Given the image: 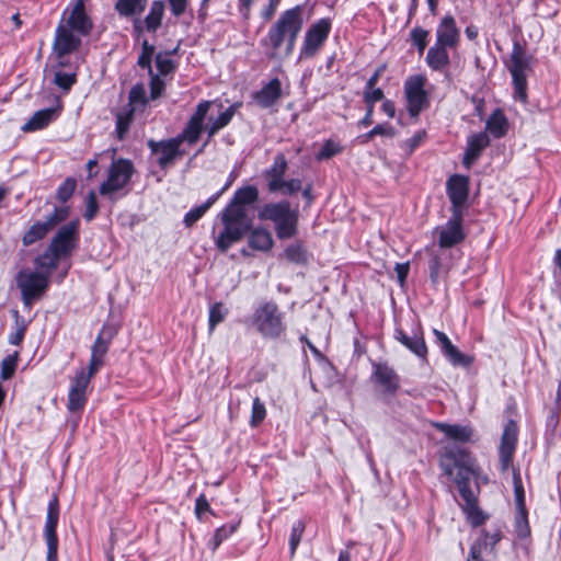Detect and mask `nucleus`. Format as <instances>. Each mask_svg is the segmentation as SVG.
Wrapping results in <instances>:
<instances>
[{"instance_id":"nucleus-1","label":"nucleus","mask_w":561,"mask_h":561,"mask_svg":"<svg viewBox=\"0 0 561 561\" xmlns=\"http://www.w3.org/2000/svg\"><path fill=\"white\" fill-rule=\"evenodd\" d=\"M259 196L260 192L255 185H243L234 191L229 204L219 215L224 230L215 239V244L220 252H227L248 233L252 219L247 207L255 204Z\"/></svg>"},{"instance_id":"nucleus-2","label":"nucleus","mask_w":561,"mask_h":561,"mask_svg":"<svg viewBox=\"0 0 561 561\" xmlns=\"http://www.w3.org/2000/svg\"><path fill=\"white\" fill-rule=\"evenodd\" d=\"M302 8L296 5L280 13L277 21L261 39L263 47L270 48L266 56L271 59L288 58L295 49L299 33L302 30Z\"/></svg>"},{"instance_id":"nucleus-3","label":"nucleus","mask_w":561,"mask_h":561,"mask_svg":"<svg viewBox=\"0 0 561 561\" xmlns=\"http://www.w3.org/2000/svg\"><path fill=\"white\" fill-rule=\"evenodd\" d=\"M256 333L266 340H280L287 331L285 313L274 300H262L254 308L250 318Z\"/></svg>"},{"instance_id":"nucleus-4","label":"nucleus","mask_w":561,"mask_h":561,"mask_svg":"<svg viewBox=\"0 0 561 561\" xmlns=\"http://www.w3.org/2000/svg\"><path fill=\"white\" fill-rule=\"evenodd\" d=\"M257 218L272 221L279 240L294 238L298 233L299 211L291 208L286 199L264 204L257 211Z\"/></svg>"},{"instance_id":"nucleus-5","label":"nucleus","mask_w":561,"mask_h":561,"mask_svg":"<svg viewBox=\"0 0 561 561\" xmlns=\"http://www.w3.org/2000/svg\"><path fill=\"white\" fill-rule=\"evenodd\" d=\"M444 473L459 485L470 484L471 477L476 473L473 460L468 450L457 448L447 450L440 460Z\"/></svg>"},{"instance_id":"nucleus-6","label":"nucleus","mask_w":561,"mask_h":561,"mask_svg":"<svg viewBox=\"0 0 561 561\" xmlns=\"http://www.w3.org/2000/svg\"><path fill=\"white\" fill-rule=\"evenodd\" d=\"M507 68L512 76L514 99L524 104L527 103V70H529V57L519 43L515 42Z\"/></svg>"},{"instance_id":"nucleus-7","label":"nucleus","mask_w":561,"mask_h":561,"mask_svg":"<svg viewBox=\"0 0 561 561\" xmlns=\"http://www.w3.org/2000/svg\"><path fill=\"white\" fill-rule=\"evenodd\" d=\"M16 285L21 290L24 306L30 309L33 302L47 290L49 274L21 271L16 276Z\"/></svg>"},{"instance_id":"nucleus-8","label":"nucleus","mask_w":561,"mask_h":561,"mask_svg":"<svg viewBox=\"0 0 561 561\" xmlns=\"http://www.w3.org/2000/svg\"><path fill=\"white\" fill-rule=\"evenodd\" d=\"M135 172L134 164L128 159H118L112 162L107 180L100 185L101 195H111L124 188Z\"/></svg>"},{"instance_id":"nucleus-9","label":"nucleus","mask_w":561,"mask_h":561,"mask_svg":"<svg viewBox=\"0 0 561 561\" xmlns=\"http://www.w3.org/2000/svg\"><path fill=\"white\" fill-rule=\"evenodd\" d=\"M59 522V500L57 494H53L48 506L46 520L43 529V537L47 546L46 561H58V536L57 526Z\"/></svg>"},{"instance_id":"nucleus-10","label":"nucleus","mask_w":561,"mask_h":561,"mask_svg":"<svg viewBox=\"0 0 561 561\" xmlns=\"http://www.w3.org/2000/svg\"><path fill=\"white\" fill-rule=\"evenodd\" d=\"M426 78L422 75L409 77L404 82V94L408 112L411 117H417L428 105V95L424 89Z\"/></svg>"},{"instance_id":"nucleus-11","label":"nucleus","mask_w":561,"mask_h":561,"mask_svg":"<svg viewBox=\"0 0 561 561\" xmlns=\"http://www.w3.org/2000/svg\"><path fill=\"white\" fill-rule=\"evenodd\" d=\"M330 31L331 21L329 19H320L313 23L306 31L304 43L299 51V60L314 57L327 41Z\"/></svg>"},{"instance_id":"nucleus-12","label":"nucleus","mask_w":561,"mask_h":561,"mask_svg":"<svg viewBox=\"0 0 561 561\" xmlns=\"http://www.w3.org/2000/svg\"><path fill=\"white\" fill-rule=\"evenodd\" d=\"M463 214L453 211L445 225L435 229L438 234V245L440 249H450L465 241L467 234L462 227Z\"/></svg>"},{"instance_id":"nucleus-13","label":"nucleus","mask_w":561,"mask_h":561,"mask_svg":"<svg viewBox=\"0 0 561 561\" xmlns=\"http://www.w3.org/2000/svg\"><path fill=\"white\" fill-rule=\"evenodd\" d=\"M186 141V138L178 134L175 137L164 140L149 139L147 146L151 153L160 154L157 162L161 169L168 168L178 157H182L184 151L181 150V145Z\"/></svg>"},{"instance_id":"nucleus-14","label":"nucleus","mask_w":561,"mask_h":561,"mask_svg":"<svg viewBox=\"0 0 561 561\" xmlns=\"http://www.w3.org/2000/svg\"><path fill=\"white\" fill-rule=\"evenodd\" d=\"M78 229V220H72L66 225H62L48 245L50 251H55V253L61 257L68 256L76 247Z\"/></svg>"},{"instance_id":"nucleus-15","label":"nucleus","mask_w":561,"mask_h":561,"mask_svg":"<svg viewBox=\"0 0 561 561\" xmlns=\"http://www.w3.org/2000/svg\"><path fill=\"white\" fill-rule=\"evenodd\" d=\"M518 439V426L514 420H508L504 426L501 444L499 447L500 466L502 471H506L513 460Z\"/></svg>"},{"instance_id":"nucleus-16","label":"nucleus","mask_w":561,"mask_h":561,"mask_svg":"<svg viewBox=\"0 0 561 561\" xmlns=\"http://www.w3.org/2000/svg\"><path fill=\"white\" fill-rule=\"evenodd\" d=\"M446 193L451 203L450 211L463 214L469 196V179L460 174L451 175L446 182Z\"/></svg>"},{"instance_id":"nucleus-17","label":"nucleus","mask_w":561,"mask_h":561,"mask_svg":"<svg viewBox=\"0 0 561 561\" xmlns=\"http://www.w3.org/2000/svg\"><path fill=\"white\" fill-rule=\"evenodd\" d=\"M81 36L64 25V20L58 24L55 32L53 50L61 59L77 51L81 46Z\"/></svg>"},{"instance_id":"nucleus-18","label":"nucleus","mask_w":561,"mask_h":561,"mask_svg":"<svg viewBox=\"0 0 561 561\" xmlns=\"http://www.w3.org/2000/svg\"><path fill=\"white\" fill-rule=\"evenodd\" d=\"M88 0H73L72 9L64 25L76 32L79 36L90 35L93 28V22L85 12V2Z\"/></svg>"},{"instance_id":"nucleus-19","label":"nucleus","mask_w":561,"mask_h":561,"mask_svg":"<svg viewBox=\"0 0 561 561\" xmlns=\"http://www.w3.org/2000/svg\"><path fill=\"white\" fill-rule=\"evenodd\" d=\"M211 106L210 101H202L197 104L194 113L187 121L185 127L180 133L182 137L186 138V142L188 145H194L198 141L203 130H204V121L207 116V113Z\"/></svg>"},{"instance_id":"nucleus-20","label":"nucleus","mask_w":561,"mask_h":561,"mask_svg":"<svg viewBox=\"0 0 561 561\" xmlns=\"http://www.w3.org/2000/svg\"><path fill=\"white\" fill-rule=\"evenodd\" d=\"M371 378L387 394L394 396L400 388V376L387 363H373Z\"/></svg>"},{"instance_id":"nucleus-21","label":"nucleus","mask_w":561,"mask_h":561,"mask_svg":"<svg viewBox=\"0 0 561 561\" xmlns=\"http://www.w3.org/2000/svg\"><path fill=\"white\" fill-rule=\"evenodd\" d=\"M490 145V137L486 131L472 134L468 137L467 147L463 153L462 164L469 169L481 156L482 151Z\"/></svg>"},{"instance_id":"nucleus-22","label":"nucleus","mask_w":561,"mask_h":561,"mask_svg":"<svg viewBox=\"0 0 561 561\" xmlns=\"http://www.w3.org/2000/svg\"><path fill=\"white\" fill-rule=\"evenodd\" d=\"M288 169V162L283 153H277L274 157L273 163L270 168L265 169L263 176L267 182V191L270 193H277L279 183L284 180V176Z\"/></svg>"},{"instance_id":"nucleus-23","label":"nucleus","mask_w":561,"mask_h":561,"mask_svg":"<svg viewBox=\"0 0 561 561\" xmlns=\"http://www.w3.org/2000/svg\"><path fill=\"white\" fill-rule=\"evenodd\" d=\"M459 30L451 15H445L436 28V44L455 48L459 42Z\"/></svg>"},{"instance_id":"nucleus-24","label":"nucleus","mask_w":561,"mask_h":561,"mask_svg":"<svg viewBox=\"0 0 561 561\" xmlns=\"http://www.w3.org/2000/svg\"><path fill=\"white\" fill-rule=\"evenodd\" d=\"M394 339L420 359H427V346L422 333L410 336L402 329H396Z\"/></svg>"},{"instance_id":"nucleus-25","label":"nucleus","mask_w":561,"mask_h":561,"mask_svg":"<svg viewBox=\"0 0 561 561\" xmlns=\"http://www.w3.org/2000/svg\"><path fill=\"white\" fill-rule=\"evenodd\" d=\"M280 96V80L278 78H273L267 84L263 85L260 91L255 92L254 100L262 108H268L273 106Z\"/></svg>"},{"instance_id":"nucleus-26","label":"nucleus","mask_w":561,"mask_h":561,"mask_svg":"<svg viewBox=\"0 0 561 561\" xmlns=\"http://www.w3.org/2000/svg\"><path fill=\"white\" fill-rule=\"evenodd\" d=\"M58 115L59 110L55 107L39 110L22 126V130L27 133L43 129L54 122Z\"/></svg>"},{"instance_id":"nucleus-27","label":"nucleus","mask_w":561,"mask_h":561,"mask_svg":"<svg viewBox=\"0 0 561 561\" xmlns=\"http://www.w3.org/2000/svg\"><path fill=\"white\" fill-rule=\"evenodd\" d=\"M248 244L252 250L267 252L274 245L272 233L263 227L250 228Z\"/></svg>"},{"instance_id":"nucleus-28","label":"nucleus","mask_w":561,"mask_h":561,"mask_svg":"<svg viewBox=\"0 0 561 561\" xmlns=\"http://www.w3.org/2000/svg\"><path fill=\"white\" fill-rule=\"evenodd\" d=\"M435 427L448 438L460 443L470 442L473 434L472 428L468 425L436 423Z\"/></svg>"},{"instance_id":"nucleus-29","label":"nucleus","mask_w":561,"mask_h":561,"mask_svg":"<svg viewBox=\"0 0 561 561\" xmlns=\"http://www.w3.org/2000/svg\"><path fill=\"white\" fill-rule=\"evenodd\" d=\"M165 4L162 0L151 2L148 14L145 16V27L148 33L156 34L162 25L164 18Z\"/></svg>"},{"instance_id":"nucleus-30","label":"nucleus","mask_w":561,"mask_h":561,"mask_svg":"<svg viewBox=\"0 0 561 561\" xmlns=\"http://www.w3.org/2000/svg\"><path fill=\"white\" fill-rule=\"evenodd\" d=\"M447 49L448 47L435 43V45L427 50L425 61L432 70L440 71L449 65L450 59Z\"/></svg>"},{"instance_id":"nucleus-31","label":"nucleus","mask_w":561,"mask_h":561,"mask_svg":"<svg viewBox=\"0 0 561 561\" xmlns=\"http://www.w3.org/2000/svg\"><path fill=\"white\" fill-rule=\"evenodd\" d=\"M485 129L494 137L502 138L508 131V121L501 108H496L485 122Z\"/></svg>"},{"instance_id":"nucleus-32","label":"nucleus","mask_w":561,"mask_h":561,"mask_svg":"<svg viewBox=\"0 0 561 561\" xmlns=\"http://www.w3.org/2000/svg\"><path fill=\"white\" fill-rule=\"evenodd\" d=\"M229 184L220 190L219 192L211 195L204 204L193 207L190 211H187L184 216L183 222L190 228L194 226L205 214L206 211L216 203L221 193L228 187Z\"/></svg>"},{"instance_id":"nucleus-33","label":"nucleus","mask_w":561,"mask_h":561,"mask_svg":"<svg viewBox=\"0 0 561 561\" xmlns=\"http://www.w3.org/2000/svg\"><path fill=\"white\" fill-rule=\"evenodd\" d=\"M148 0H116L115 11L123 18L140 15L147 8Z\"/></svg>"},{"instance_id":"nucleus-34","label":"nucleus","mask_w":561,"mask_h":561,"mask_svg":"<svg viewBox=\"0 0 561 561\" xmlns=\"http://www.w3.org/2000/svg\"><path fill=\"white\" fill-rule=\"evenodd\" d=\"M49 228L44 221H36L30 227L22 238L23 245L30 247L35 242L44 239L49 232Z\"/></svg>"},{"instance_id":"nucleus-35","label":"nucleus","mask_w":561,"mask_h":561,"mask_svg":"<svg viewBox=\"0 0 561 561\" xmlns=\"http://www.w3.org/2000/svg\"><path fill=\"white\" fill-rule=\"evenodd\" d=\"M514 531L519 539H526L530 536L528 510H515Z\"/></svg>"},{"instance_id":"nucleus-36","label":"nucleus","mask_w":561,"mask_h":561,"mask_svg":"<svg viewBox=\"0 0 561 561\" xmlns=\"http://www.w3.org/2000/svg\"><path fill=\"white\" fill-rule=\"evenodd\" d=\"M12 316L14 318V331L9 334L8 341L12 345H20L24 340L27 322L18 310H12Z\"/></svg>"},{"instance_id":"nucleus-37","label":"nucleus","mask_w":561,"mask_h":561,"mask_svg":"<svg viewBox=\"0 0 561 561\" xmlns=\"http://www.w3.org/2000/svg\"><path fill=\"white\" fill-rule=\"evenodd\" d=\"M133 118H134V108L133 107H129V108L118 112L116 114L115 130L117 134V138L119 140H123L125 138L126 134L129 130V126L131 124Z\"/></svg>"},{"instance_id":"nucleus-38","label":"nucleus","mask_w":561,"mask_h":561,"mask_svg":"<svg viewBox=\"0 0 561 561\" xmlns=\"http://www.w3.org/2000/svg\"><path fill=\"white\" fill-rule=\"evenodd\" d=\"M61 256L47 247L43 254L35 257L34 264L37 268H46V273L50 275V272L57 268Z\"/></svg>"},{"instance_id":"nucleus-39","label":"nucleus","mask_w":561,"mask_h":561,"mask_svg":"<svg viewBox=\"0 0 561 561\" xmlns=\"http://www.w3.org/2000/svg\"><path fill=\"white\" fill-rule=\"evenodd\" d=\"M178 48L171 51L158 53L156 55V66L159 71V76H168L176 70V62L169 58L170 55L175 54Z\"/></svg>"},{"instance_id":"nucleus-40","label":"nucleus","mask_w":561,"mask_h":561,"mask_svg":"<svg viewBox=\"0 0 561 561\" xmlns=\"http://www.w3.org/2000/svg\"><path fill=\"white\" fill-rule=\"evenodd\" d=\"M284 255L289 262L298 265H305L308 263L307 250L300 243L289 244L285 249Z\"/></svg>"},{"instance_id":"nucleus-41","label":"nucleus","mask_w":561,"mask_h":561,"mask_svg":"<svg viewBox=\"0 0 561 561\" xmlns=\"http://www.w3.org/2000/svg\"><path fill=\"white\" fill-rule=\"evenodd\" d=\"M467 520L470 523L472 527L482 526L488 519V515L479 507L478 503L461 506Z\"/></svg>"},{"instance_id":"nucleus-42","label":"nucleus","mask_w":561,"mask_h":561,"mask_svg":"<svg viewBox=\"0 0 561 561\" xmlns=\"http://www.w3.org/2000/svg\"><path fill=\"white\" fill-rule=\"evenodd\" d=\"M513 485L515 497V510H527L525 490L522 482L520 472L518 469L513 470Z\"/></svg>"},{"instance_id":"nucleus-43","label":"nucleus","mask_w":561,"mask_h":561,"mask_svg":"<svg viewBox=\"0 0 561 561\" xmlns=\"http://www.w3.org/2000/svg\"><path fill=\"white\" fill-rule=\"evenodd\" d=\"M396 130L394 128L389 125L388 123L378 124L373 129H370L368 133L362 135L358 137V140L362 144H366L369 140H371L375 136H386V137H394Z\"/></svg>"},{"instance_id":"nucleus-44","label":"nucleus","mask_w":561,"mask_h":561,"mask_svg":"<svg viewBox=\"0 0 561 561\" xmlns=\"http://www.w3.org/2000/svg\"><path fill=\"white\" fill-rule=\"evenodd\" d=\"M228 314V309L222 302H215L209 308L208 327L209 331H214L215 328L221 323Z\"/></svg>"},{"instance_id":"nucleus-45","label":"nucleus","mask_w":561,"mask_h":561,"mask_svg":"<svg viewBox=\"0 0 561 561\" xmlns=\"http://www.w3.org/2000/svg\"><path fill=\"white\" fill-rule=\"evenodd\" d=\"M443 354L454 366L466 367L471 364V358L462 354L454 344L445 350Z\"/></svg>"},{"instance_id":"nucleus-46","label":"nucleus","mask_w":561,"mask_h":561,"mask_svg":"<svg viewBox=\"0 0 561 561\" xmlns=\"http://www.w3.org/2000/svg\"><path fill=\"white\" fill-rule=\"evenodd\" d=\"M19 359V352H14L13 354L8 355L1 362V379L9 380L13 377Z\"/></svg>"},{"instance_id":"nucleus-47","label":"nucleus","mask_w":561,"mask_h":561,"mask_svg":"<svg viewBox=\"0 0 561 561\" xmlns=\"http://www.w3.org/2000/svg\"><path fill=\"white\" fill-rule=\"evenodd\" d=\"M428 31L421 26H415L410 32V38L412 44L416 47L419 54H423L427 46Z\"/></svg>"},{"instance_id":"nucleus-48","label":"nucleus","mask_w":561,"mask_h":561,"mask_svg":"<svg viewBox=\"0 0 561 561\" xmlns=\"http://www.w3.org/2000/svg\"><path fill=\"white\" fill-rule=\"evenodd\" d=\"M77 187V181L73 178H67L57 188V199L60 203H67L73 195Z\"/></svg>"},{"instance_id":"nucleus-49","label":"nucleus","mask_w":561,"mask_h":561,"mask_svg":"<svg viewBox=\"0 0 561 561\" xmlns=\"http://www.w3.org/2000/svg\"><path fill=\"white\" fill-rule=\"evenodd\" d=\"M239 106H240V104H238V103L231 104L224 112H221L217 117L214 118L213 116H210L208 118V121L213 122L219 129H222L224 127L229 125V123L233 118V116L237 112V108Z\"/></svg>"},{"instance_id":"nucleus-50","label":"nucleus","mask_w":561,"mask_h":561,"mask_svg":"<svg viewBox=\"0 0 561 561\" xmlns=\"http://www.w3.org/2000/svg\"><path fill=\"white\" fill-rule=\"evenodd\" d=\"M304 531H305V523L301 519L296 520L293 524L290 537H289V550H290L291 557L296 553V549L300 543Z\"/></svg>"},{"instance_id":"nucleus-51","label":"nucleus","mask_w":561,"mask_h":561,"mask_svg":"<svg viewBox=\"0 0 561 561\" xmlns=\"http://www.w3.org/2000/svg\"><path fill=\"white\" fill-rule=\"evenodd\" d=\"M69 216V207H55L54 211L44 221L51 231L57 225L65 221Z\"/></svg>"},{"instance_id":"nucleus-52","label":"nucleus","mask_w":561,"mask_h":561,"mask_svg":"<svg viewBox=\"0 0 561 561\" xmlns=\"http://www.w3.org/2000/svg\"><path fill=\"white\" fill-rule=\"evenodd\" d=\"M87 396L84 392L78 390H69L67 408L70 412L80 411L84 408Z\"/></svg>"},{"instance_id":"nucleus-53","label":"nucleus","mask_w":561,"mask_h":561,"mask_svg":"<svg viewBox=\"0 0 561 561\" xmlns=\"http://www.w3.org/2000/svg\"><path fill=\"white\" fill-rule=\"evenodd\" d=\"M266 416V409L264 403L260 400V398H254L252 403V413H251V420L250 425L252 427L259 426L263 420Z\"/></svg>"},{"instance_id":"nucleus-54","label":"nucleus","mask_w":561,"mask_h":561,"mask_svg":"<svg viewBox=\"0 0 561 561\" xmlns=\"http://www.w3.org/2000/svg\"><path fill=\"white\" fill-rule=\"evenodd\" d=\"M77 82L76 73H67L57 71L54 77V83L62 91L68 92L72 85Z\"/></svg>"},{"instance_id":"nucleus-55","label":"nucleus","mask_w":561,"mask_h":561,"mask_svg":"<svg viewBox=\"0 0 561 561\" xmlns=\"http://www.w3.org/2000/svg\"><path fill=\"white\" fill-rule=\"evenodd\" d=\"M342 151V147L333 140H327L316 158L318 161L328 160Z\"/></svg>"},{"instance_id":"nucleus-56","label":"nucleus","mask_w":561,"mask_h":561,"mask_svg":"<svg viewBox=\"0 0 561 561\" xmlns=\"http://www.w3.org/2000/svg\"><path fill=\"white\" fill-rule=\"evenodd\" d=\"M238 525L237 524H226L221 527H219L214 535V549H217L222 541L228 539L236 530Z\"/></svg>"},{"instance_id":"nucleus-57","label":"nucleus","mask_w":561,"mask_h":561,"mask_svg":"<svg viewBox=\"0 0 561 561\" xmlns=\"http://www.w3.org/2000/svg\"><path fill=\"white\" fill-rule=\"evenodd\" d=\"M150 77L149 88H150V99L156 100L160 98L165 89L164 81L160 78L159 75L154 73L153 71L151 73H148Z\"/></svg>"},{"instance_id":"nucleus-58","label":"nucleus","mask_w":561,"mask_h":561,"mask_svg":"<svg viewBox=\"0 0 561 561\" xmlns=\"http://www.w3.org/2000/svg\"><path fill=\"white\" fill-rule=\"evenodd\" d=\"M85 204L87 207L83 217L87 221H91L94 219L99 211V203L94 191H90L88 193Z\"/></svg>"},{"instance_id":"nucleus-59","label":"nucleus","mask_w":561,"mask_h":561,"mask_svg":"<svg viewBox=\"0 0 561 561\" xmlns=\"http://www.w3.org/2000/svg\"><path fill=\"white\" fill-rule=\"evenodd\" d=\"M302 188V181L300 179L283 180L279 183L278 192L283 195H294Z\"/></svg>"},{"instance_id":"nucleus-60","label":"nucleus","mask_w":561,"mask_h":561,"mask_svg":"<svg viewBox=\"0 0 561 561\" xmlns=\"http://www.w3.org/2000/svg\"><path fill=\"white\" fill-rule=\"evenodd\" d=\"M129 104H147L146 90L141 83L135 84L128 94Z\"/></svg>"},{"instance_id":"nucleus-61","label":"nucleus","mask_w":561,"mask_h":561,"mask_svg":"<svg viewBox=\"0 0 561 561\" xmlns=\"http://www.w3.org/2000/svg\"><path fill=\"white\" fill-rule=\"evenodd\" d=\"M486 547V540H476L472 542L469 549L467 561H484L482 558V552Z\"/></svg>"},{"instance_id":"nucleus-62","label":"nucleus","mask_w":561,"mask_h":561,"mask_svg":"<svg viewBox=\"0 0 561 561\" xmlns=\"http://www.w3.org/2000/svg\"><path fill=\"white\" fill-rule=\"evenodd\" d=\"M363 99H364V103L366 105L375 106L376 102H379L385 99V94L380 88H376V87L370 88V89L365 88Z\"/></svg>"},{"instance_id":"nucleus-63","label":"nucleus","mask_w":561,"mask_h":561,"mask_svg":"<svg viewBox=\"0 0 561 561\" xmlns=\"http://www.w3.org/2000/svg\"><path fill=\"white\" fill-rule=\"evenodd\" d=\"M442 267V261L438 255H433L428 261V274L433 285H437L439 280V273Z\"/></svg>"},{"instance_id":"nucleus-64","label":"nucleus","mask_w":561,"mask_h":561,"mask_svg":"<svg viewBox=\"0 0 561 561\" xmlns=\"http://www.w3.org/2000/svg\"><path fill=\"white\" fill-rule=\"evenodd\" d=\"M90 378H88L85 376V371L83 369H81L80 371H78L72 380V383H71V387L70 389L71 390H78V391H81V392H84L87 391V388L90 383Z\"/></svg>"}]
</instances>
